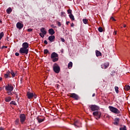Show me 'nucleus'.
<instances>
[{
    "label": "nucleus",
    "mask_w": 130,
    "mask_h": 130,
    "mask_svg": "<svg viewBox=\"0 0 130 130\" xmlns=\"http://www.w3.org/2000/svg\"><path fill=\"white\" fill-rule=\"evenodd\" d=\"M51 58L53 62L58 61V54L55 52L52 53L51 54Z\"/></svg>",
    "instance_id": "f257e3e1"
},
{
    "label": "nucleus",
    "mask_w": 130,
    "mask_h": 130,
    "mask_svg": "<svg viewBox=\"0 0 130 130\" xmlns=\"http://www.w3.org/2000/svg\"><path fill=\"white\" fill-rule=\"evenodd\" d=\"M109 109L111 112H113V113H115V114H119V113H120L119 110L114 107L109 106Z\"/></svg>",
    "instance_id": "f03ea898"
},
{
    "label": "nucleus",
    "mask_w": 130,
    "mask_h": 130,
    "mask_svg": "<svg viewBox=\"0 0 130 130\" xmlns=\"http://www.w3.org/2000/svg\"><path fill=\"white\" fill-rule=\"evenodd\" d=\"M53 70L56 74H59V72H60V67H59V66H58L57 63H55L53 67Z\"/></svg>",
    "instance_id": "7ed1b4c3"
},
{
    "label": "nucleus",
    "mask_w": 130,
    "mask_h": 130,
    "mask_svg": "<svg viewBox=\"0 0 130 130\" xmlns=\"http://www.w3.org/2000/svg\"><path fill=\"white\" fill-rule=\"evenodd\" d=\"M88 108L91 111H98L99 110V107L96 105H90L88 106Z\"/></svg>",
    "instance_id": "20e7f679"
},
{
    "label": "nucleus",
    "mask_w": 130,
    "mask_h": 130,
    "mask_svg": "<svg viewBox=\"0 0 130 130\" xmlns=\"http://www.w3.org/2000/svg\"><path fill=\"white\" fill-rule=\"evenodd\" d=\"M68 97H71V98H73V99H74L75 100H80V96L75 93H69L68 94Z\"/></svg>",
    "instance_id": "39448f33"
},
{
    "label": "nucleus",
    "mask_w": 130,
    "mask_h": 130,
    "mask_svg": "<svg viewBox=\"0 0 130 130\" xmlns=\"http://www.w3.org/2000/svg\"><path fill=\"white\" fill-rule=\"evenodd\" d=\"M29 52V49H25L24 48H20L19 50V53L24 55V54H27Z\"/></svg>",
    "instance_id": "423d86ee"
},
{
    "label": "nucleus",
    "mask_w": 130,
    "mask_h": 130,
    "mask_svg": "<svg viewBox=\"0 0 130 130\" xmlns=\"http://www.w3.org/2000/svg\"><path fill=\"white\" fill-rule=\"evenodd\" d=\"M92 114L96 119H99L101 117V112L98 111H94L92 113Z\"/></svg>",
    "instance_id": "0eeeda50"
},
{
    "label": "nucleus",
    "mask_w": 130,
    "mask_h": 130,
    "mask_svg": "<svg viewBox=\"0 0 130 130\" xmlns=\"http://www.w3.org/2000/svg\"><path fill=\"white\" fill-rule=\"evenodd\" d=\"M5 90L6 91H13L14 90V86L11 84L8 83L5 86Z\"/></svg>",
    "instance_id": "6e6552de"
},
{
    "label": "nucleus",
    "mask_w": 130,
    "mask_h": 130,
    "mask_svg": "<svg viewBox=\"0 0 130 130\" xmlns=\"http://www.w3.org/2000/svg\"><path fill=\"white\" fill-rule=\"evenodd\" d=\"M19 117H20V122H21V123H24V122H25V120H26V115H25V114H20Z\"/></svg>",
    "instance_id": "1a4fd4ad"
},
{
    "label": "nucleus",
    "mask_w": 130,
    "mask_h": 130,
    "mask_svg": "<svg viewBox=\"0 0 130 130\" xmlns=\"http://www.w3.org/2000/svg\"><path fill=\"white\" fill-rule=\"evenodd\" d=\"M23 27H24V24H23V23H21V22H19L17 23L16 28H17V29L21 30V29H22Z\"/></svg>",
    "instance_id": "9d476101"
},
{
    "label": "nucleus",
    "mask_w": 130,
    "mask_h": 130,
    "mask_svg": "<svg viewBox=\"0 0 130 130\" xmlns=\"http://www.w3.org/2000/svg\"><path fill=\"white\" fill-rule=\"evenodd\" d=\"M109 67V62H106L101 65L102 69H107Z\"/></svg>",
    "instance_id": "9b49d317"
},
{
    "label": "nucleus",
    "mask_w": 130,
    "mask_h": 130,
    "mask_svg": "<svg viewBox=\"0 0 130 130\" xmlns=\"http://www.w3.org/2000/svg\"><path fill=\"white\" fill-rule=\"evenodd\" d=\"M37 119L38 121V123H41V122H43V121H44V120H45V117L41 118V117H37Z\"/></svg>",
    "instance_id": "f8f14e48"
},
{
    "label": "nucleus",
    "mask_w": 130,
    "mask_h": 130,
    "mask_svg": "<svg viewBox=\"0 0 130 130\" xmlns=\"http://www.w3.org/2000/svg\"><path fill=\"white\" fill-rule=\"evenodd\" d=\"M119 120H120V119L119 118H115L114 119V124L115 125H118L119 124Z\"/></svg>",
    "instance_id": "ddd939ff"
},
{
    "label": "nucleus",
    "mask_w": 130,
    "mask_h": 130,
    "mask_svg": "<svg viewBox=\"0 0 130 130\" xmlns=\"http://www.w3.org/2000/svg\"><path fill=\"white\" fill-rule=\"evenodd\" d=\"M22 48H25L26 49H28L29 48V44L27 42H24L22 44Z\"/></svg>",
    "instance_id": "4468645a"
},
{
    "label": "nucleus",
    "mask_w": 130,
    "mask_h": 130,
    "mask_svg": "<svg viewBox=\"0 0 130 130\" xmlns=\"http://www.w3.org/2000/svg\"><path fill=\"white\" fill-rule=\"evenodd\" d=\"M26 96L28 99H32L33 98V93L27 92Z\"/></svg>",
    "instance_id": "2eb2a0df"
},
{
    "label": "nucleus",
    "mask_w": 130,
    "mask_h": 130,
    "mask_svg": "<svg viewBox=\"0 0 130 130\" xmlns=\"http://www.w3.org/2000/svg\"><path fill=\"white\" fill-rule=\"evenodd\" d=\"M55 39V36H50L48 37V40H49L50 43L53 42Z\"/></svg>",
    "instance_id": "dca6fc26"
},
{
    "label": "nucleus",
    "mask_w": 130,
    "mask_h": 130,
    "mask_svg": "<svg viewBox=\"0 0 130 130\" xmlns=\"http://www.w3.org/2000/svg\"><path fill=\"white\" fill-rule=\"evenodd\" d=\"M49 33L50 34V35L53 36L54 33H55V31H54V30L53 28H50L49 29Z\"/></svg>",
    "instance_id": "f3484780"
},
{
    "label": "nucleus",
    "mask_w": 130,
    "mask_h": 130,
    "mask_svg": "<svg viewBox=\"0 0 130 130\" xmlns=\"http://www.w3.org/2000/svg\"><path fill=\"white\" fill-rule=\"evenodd\" d=\"M95 54H96V56H97V57H98V56H102V54L101 53V52H100L98 50L95 51Z\"/></svg>",
    "instance_id": "a211bd4d"
},
{
    "label": "nucleus",
    "mask_w": 130,
    "mask_h": 130,
    "mask_svg": "<svg viewBox=\"0 0 130 130\" xmlns=\"http://www.w3.org/2000/svg\"><path fill=\"white\" fill-rule=\"evenodd\" d=\"M40 31L42 34H44V35H46V31H45V28L44 27H42L40 29Z\"/></svg>",
    "instance_id": "6ab92c4d"
},
{
    "label": "nucleus",
    "mask_w": 130,
    "mask_h": 130,
    "mask_svg": "<svg viewBox=\"0 0 130 130\" xmlns=\"http://www.w3.org/2000/svg\"><path fill=\"white\" fill-rule=\"evenodd\" d=\"M5 100L6 102H10L12 100V98L10 96L6 97Z\"/></svg>",
    "instance_id": "aec40b11"
},
{
    "label": "nucleus",
    "mask_w": 130,
    "mask_h": 130,
    "mask_svg": "<svg viewBox=\"0 0 130 130\" xmlns=\"http://www.w3.org/2000/svg\"><path fill=\"white\" fill-rule=\"evenodd\" d=\"M69 17L72 20V21H75V17L73 14H69Z\"/></svg>",
    "instance_id": "412c9836"
},
{
    "label": "nucleus",
    "mask_w": 130,
    "mask_h": 130,
    "mask_svg": "<svg viewBox=\"0 0 130 130\" xmlns=\"http://www.w3.org/2000/svg\"><path fill=\"white\" fill-rule=\"evenodd\" d=\"M79 123V121L78 120H76L74 122V125H75V126H76V127H80V126H79L78 125V124Z\"/></svg>",
    "instance_id": "4be33fe9"
},
{
    "label": "nucleus",
    "mask_w": 130,
    "mask_h": 130,
    "mask_svg": "<svg viewBox=\"0 0 130 130\" xmlns=\"http://www.w3.org/2000/svg\"><path fill=\"white\" fill-rule=\"evenodd\" d=\"M68 69H72V67H73V62L72 61H70L69 63H68Z\"/></svg>",
    "instance_id": "5701e85b"
},
{
    "label": "nucleus",
    "mask_w": 130,
    "mask_h": 130,
    "mask_svg": "<svg viewBox=\"0 0 130 130\" xmlns=\"http://www.w3.org/2000/svg\"><path fill=\"white\" fill-rule=\"evenodd\" d=\"M6 11L7 14H11V13H12V8H9L8 9H7Z\"/></svg>",
    "instance_id": "b1692460"
},
{
    "label": "nucleus",
    "mask_w": 130,
    "mask_h": 130,
    "mask_svg": "<svg viewBox=\"0 0 130 130\" xmlns=\"http://www.w3.org/2000/svg\"><path fill=\"white\" fill-rule=\"evenodd\" d=\"M12 92H13V90H7V94H8V95H11V96H12L13 93H12Z\"/></svg>",
    "instance_id": "393cba45"
},
{
    "label": "nucleus",
    "mask_w": 130,
    "mask_h": 130,
    "mask_svg": "<svg viewBox=\"0 0 130 130\" xmlns=\"http://www.w3.org/2000/svg\"><path fill=\"white\" fill-rule=\"evenodd\" d=\"M10 104L11 105H15V106L17 105V103H16V102L15 101H12L10 102Z\"/></svg>",
    "instance_id": "a878e982"
},
{
    "label": "nucleus",
    "mask_w": 130,
    "mask_h": 130,
    "mask_svg": "<svg viewBox=\"0 0 130 130\" xmlns=\"http://www.w3.org/2000/svg\"><path fill=\"white\" fill-rule=\"evenodd\" d=\"M10 74L12 75L13 78H14L15 76H16L15 72L13 70L11 71Z\"/></svg>",
    "instance_id": "bb28decb"
},
{
    "label": "nucleus",
    "mask_w": 130,
    "mask_h": 130,
    "mask_svg": "<svg viewBox=\"0 0 130 130\" xmlns=\"http://www.w3.org/2000/svg\"><path fill=\"white\" fill-rule=\"evenodd\" d=\"M130 89V86L129 85H126L125 87H124V89L126 90V91H128V90H129Z\"/></svg>",
    "instance_id": "cd10ccee"
},
{
    "label": "nucleus",
    "mask_w": 130,
    "mask_h": 130,
    "mask_svg": "<svg viewBox=\"0 0 130 130\" xmlns=\"http://www.w3.org/2000/svg\"><path fill=\"white\" fill-rule=\"evenodd\" d=\"M5 34H4V32H1L0 33V40H2V38H3Z\"/></svg>",
    "instance_id": "c85d7f7f"
},
{
    "label": "nucleus",
    "mask_w": 130,
    "mask_h": 130,
    "mask_svg": "<svg viewBox=\"0 0 130 130\" xmlns=\"http://www.w3.org/2000/svg\"><path fill=\"white\" fill-rule=\"evenodd\" d=\"M82 21H83V22L84 23V24H87L88 21V19H83L82 20Z\"/></svg>",
    "instance_id": "c756f323"
},
{
    "label": "nucleus",
    "mask_w": 130,
    "mask_h": 130,
    "mask_svg": "<svg viewBox=\"0 0 130 130\" xmlns=\"http://www.w3.org/2000/svg\"><path fill=\"white\" fill-rule=\"evenodd\" d=\"M115 90L116 93H117V94H118L119 91L118 90V87L117 86H115Z\"/></svg>",
    "instance_id": "7c9ffc66"
},
{
    "label": "nucleus",
    "mask_w": 130,
    "mask_h": 130,
    "mask_svg": "<svg viewBox=\"0 0 130 130\" xmlns=\"http://www.w3.org/2000/svg\"><path fill=\"white\" fill-rule=\"evenodd\" d=\"M119 130H126V126L125 125H124L123 127H120L119 128Z\"/></svg>",
    "instance_id": "2f4dec72"
},
{
    "label": "nucleus",
    "mask_w": 130,
    "mask_h": 130,
    "mask_svg": "<svg viewBox=\"0 0 130 130\" xmlns=\"http://www.w3.org/2000/svg\"><path fill=\"white\" fill-rule=\"evenodd\" d=\"M44 54H47L48 53H49V51H48L47 49H45L44 50Z\"/></svg>",
    "instance_id": "473e14b6"
},
{
    "label": "nucleus",
    "mask_w": 130,
    "mask_h": 130,
    "mask_svg": "<svg viewBox=\"0 0 130 130\" xmlns=\"http://www.w3.org/2000/svg\"><path fill=\"white\" fill-rule=\"evenodd\" d=\"M19 122H20V120H19V119H16V120H15V124L16 125H18Z\"/></svg>",
    "instance_id": "72a5a7b5"
},
{
    "label": "nucleus",
    "mask_w": 130,
    "mask_h": 130,
    "mask_svg": "<svg viewBox=\"0 0 130 130\" xmlns=\"http://www.w3.org/2000/svg\"><path fill=\"white\" fill-rule=\"evenodd\" d=\"M98 30L99 32H103V28L102 27H100L98 28Z\"/></svg>",
    "instance_id": "f704fd0d"
},
{
    "label": "nucleus",
    "mask_w": 130,
    "mask_h": 130,
    "mask_svg": "<svg viewBox=\"0 0 130 130\" xmlns=\"http://www.w3.org/2000/svg\"><path fill=\"white\" fill-rule=\"evenodd\" d=\"M4 78H5V79H8V78H11V76H9V75H7L6 74H5L4 75Z\"/></svg>",
    "instance_id": "c9c22d12"
},
{
    "label": "nucleus",
    "mask_w": 130,
    "mask_h": 130,
    "mask_svg": "<svg viewBox=\"0 0 130 130\" xmlns=\"http://www.w3.org/2000/svg\"><path fill=\"white\" fill-rule=\"evenodd\" d=\"M6 74L7 75V76H11V72H10V71H8Z\"/></svg>",
    "instance_id": "e433bc0d"
},
{
    "label": "nucleus",
    "mask_w": 130,
    "mask_h": 130,
    "mask_svg": "<svg viewBox=\"0 0 130 130\" xmlns=\"http://www.w3.org/2000/svg\"><path fill=\"white\" fill-rule=\"evenodd\" d=\"M57 24L58 27H60V26H61V23L59 21H57Z\"/></svg>",
    "instance_id": "4c0bfd02"
},
{
    "label": "nucleus",
    "mask_w": 130,
    "mask_h": 130,
    "mask_svg": "<svg viewBox=\"0 0 130 130\" xmlns=\"http://www.w3.org/2000/svg\"><path fill=\"white\" fill-rule=\"evenodd\" d=\"M68 12V14H70V15H71V14H72V10L69 9L67 11Z\"/></svg>",
    "instance_id": "58836bf2"
},
{
    "label": "nucleus",
    "mask_w": 130,
    "mask_h": 130,
    "mask_svg": "<svg viewBox=\"0 0 130 130\" xmlns=\"http://www.w3.org/2000/svg\"><path fill=\"white\" fill-rule=\"evenodd\" d=\"M27 32H32V31H33V29L32 28H28L27 30Z\"/></svg>",
    "instance_id": "ea45409f"
},
{
    "label": "nucleus",
    "mask_w": 130,
    "mask_h": 130,
    "mask_svg": "<svg viewBox=\"0 0 130 130\" xmlns=\"http://www.w3.org/2000/svg\"><path fill=\"white\" fill-rule=\"evenodd\" d=\"M40 36L42 37V38H44V34L40 33Z\"/></svg>",
    "instance_id": "a19ab883"
},
{
    "label": "nucleus",
    "mask_w": 130,
    "mask_h": 130,
    "mask_svg": "<svg viewBox=\"0 0 130 130\" xmlns=\"http://www.w3.org/2000/svg\"><path fill=\"white\" fill-rule=\"evenodd\" d=\"M111 75V76H115V72L114 71H112Z\"/></svg>",
    "instance_id": "79ce46f5"
},
{
    "label": "nucleus",
    "mask_w": 130,
    "mask_h": 130,
    "mask_svg": "<svg viewBox=\"0 0 130 130\" xmlns=\"http://www.w3.org/2000/svg\"><path fill=\"white\" fill-rule=\"evenodd\" d=\"M44 43L46 44V45H47L48 44V42H47V41L46 40L44 41Z\"/></svg>",
    "instance_id": "37998d69"
},
{
    "label": "nucleus",
    "mask_w": 130,
    "mask_h": 130,
    "mask_svg": "<svg viewBox=\"0 0 130 130\" xmlns=\"http://www.w3.org/2000/svg\"><path fill=\"white\" fill-rule=\"evenodd\" d=\"M110 19L111 20H112V21H116V20H115V19H114V17H111Z\"/></svg>",
    "instance_id": "c03bdc74"
},
{
    "label": "nucleus",
    "mask_w": 130,
    "mask_h": 130,
    "mask_svg": "<svg viewBox=\"0 0 130 130\" xmlns=\"http://www.w3.org/2000/svg\"><path fill=\"white\" fill-rule=\"evenodd\" d=\"M4 48H8V46H2V49H4Z\"/></svg>",
    "instance_id": "a18cd8bd"
},
{
    "label": "nucleus",
    "mask_w": 130,
    "mask_h": 130,
    "mask_svg": "<svg viewBox=\"0 0 130 130\" xmlns=\"http://www.w3.org/2000/svg\"><path fill=\"white\" fill-rule=\"evenodd\" d=\"M15 55L16 56H19V55H20V53L16 52L15 53Z\"/></svg>",
    "instance_id": "49530a36"
},
{
    "label": "nucleus",
    "mask_w": 130,
    "mask_h": 130,
    "mask_svg": "<svg viewBox=\"0 0 130 130\" xmlns=\"http://www.w3.org/2000/svg\"><path fill=\"white\" fill-rule=\"evenodd\" d=\"M61 41L62 42H64V41H66V40H64L63 38H61Z\"/></svg>",
    "instance_id": "de8ad7c7"
},
{
    "label": "nucleus",
    "mask_w": 130,
    "mask_h": 130,
    "mask_svg": "<svg viewBox=\"0 0 130 130\" xmlns=\"http://www.w3.org/2000/svg\"><path fill=\"white\" fill-rule=\"evenodd\" d=\"M33 97H34L35 99H36L37 96L36 94H33Z\"/></svg>",
    "instance_id": "09e8293b"
},
{
    "label": "nucleus",
    "mask_w": 130,
    "mask_h": 130,
    "mask_svg": "<svg viewBox=\"0 0 130 130\" xmlns=\"http://www.w3.org/2000/svg\"><path fill=\"white\" fill-rule=\"evenodd\" d=\"M51 27H52V28H56V26H54L53 25H52Z\"/></svg>",
    "instance_id": "8fccbe9b"
},
{
    "label": "nucleus",
    "mask_w": 130,
    "mask_h": 130,
    "mask_svg": "<svg viewBox=\"0 0 130 130\" xmlns=\"http://www.w3.org/2000/svg\"><path fill=\"white\" fill-rule=\"evenodd\" d=\"M116 34H117L116 31H114V35H116Z\"/></svg>",
    "instance_id": "3c124183"
},
{
    "label": "nucleus",
    "mask_w": 130,
    "mask_h": 130,
    "mask_svg": "<svg viewBox=\"0 0 130 130\" xmlns=\"http://www.w3.org/2000/svg\"><path fill=\"white\" fill-rule=\"evenodd\" d=\"M71 27H74V23H72L71 24Z\"/></svg>",
    "instance_id": "603ef678"
},
{
    "label": "nucleus",
    "mask_w": 130,
    "mask_h": 130,
    "mask_svg": "<svg viewBox=\"0 0 130 130\" xmlns=\"http://www.w3.org/2000/svg\"><path fill=\"white\" fill-rule=\"evenodd\" d=\"M66 24L67 25H69V24H70V21H67Z\"/></svg>",
    "instance_id": "864d4df0"
},
{
    "label": "nucleus",
    "mask_w": 130,
    "mask_h": 130,
    "mask_svg": "<svg viewBox=\"0 0 130 130\" xmlns=\"http://www.w3.org/2000/svg\"><path fill=\"white\" fill-rule=\"evenodd\" d=\"M95 93H93V94H92V97H95Z\"/></svg>",
    "instance_id": "5fc2aeb1"
},
{
    "label": "nucleus",
    "mask_w": 130,
    "mask_h": 130,
    "mask_svg": "<svg viewBox=\"0 0 130 130\" xmlns=\"http://www.w3.org/2000/svg\"><path fill=\"white\" fill-rule=\"evenodd\" d=\"M64 14V12H61V15L62 16V15H63Z\"/></svg>",
    "instance_id": "6e6d98bb"
},
{
    "label": "nucleus",
    "mask_w": 130,
    "mask_h": 130,
    "mask_svg": "<svg viewBox=\"0 0 130 130\" xmlns=\"http://www.w3.org/2000/svg\"><path fill=\"white\" fill-rule=\"evenodd\" d=\"M0 130H5V129L3 127H0Z\"/></svg>",
    "instance_id": "4d7b16f0"
},
{
    "label": "nucleus",
    "mask_w": 130,
    "mask_h": 130,
    "mask_svg": "<svg viewBox=\"0 0 130 130\" xmlns=\"http://www.w3.org/2000/svg\"><path fill=\"white\" fill-rule=\"evenodd\" d=\"M0 81H3V78L0 77Z\"/></svg>",
    "instance_id": "13d9d810"
},
{
    "label": "nucleus",
    "mask_w": 130,
    "mask_h": 130,
    "mask_svg": "<svg viewBox=\"0 0 130 130\" xmlns=\"http://www.w3.org/2000/svg\"><path fill=\"white\" fill-rule=\"evenodd\" d=\"M123 27H124V28H125V27H126V25H124Z\"/></svg>",
    "instance_id": "bf43d9fd"
},
{
    "label": "nucleus",
    "mask_w": 130,
    "mask_h": 130,
    "mask_svg": "<svg viewBox=\"0 0 130 130\" xmlns=\"http://www.w3.org/2000/svg\"><path fill=\"white\" fill-rule=\"evenodd\" d=\"M16 98H18V94H16Z\"/></svg>",
    "instance_id": "052dcab7"
},
{
    "label": "nucleus",
    "mask_w": 130,
    "mask_h": 130,
    "mask_svg": "<svg viewBox=\"0 0 130 130\" xmlns=\"http://www.w3.org/2000/svg\"><path fill=\"white\" fill-rule=\"evenodd\" d=\"M0 23H3V21H2V20H0Z\"/></svg>",
    "instance_id": "680f3d73"
},
{
    "label": "nucleus",
    "mask_w": 130,
    "mask_h": 130,
    "mask_svg": "<svg viewBox=\"0 0 130 130\" xmlns=\"http://www.w3.org/2000/svg\"><path fill=\"white\" fill-rule=\"evenodd\" d=\"M117 116H121V115L119 114V115H117Z\"/></svg>",
    "instance_id": "e2e57ef3"
},
{
    "label": "nucleus",
    "mask_w": 130,
    "mask_h": 130,
    "mask_svg": "<svg viewBox=\"0 0 130 130\" xmlns=\"http://www.w3.org/2000/svg\"><path fill=\"white\" fill-rule=\"evenodd\" d=\"M2 87H0V90H2Z\"/></svg>",
    "instance_id": "0e129e2a"
}]
</instances>
